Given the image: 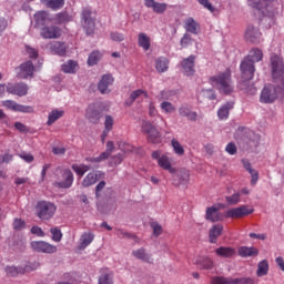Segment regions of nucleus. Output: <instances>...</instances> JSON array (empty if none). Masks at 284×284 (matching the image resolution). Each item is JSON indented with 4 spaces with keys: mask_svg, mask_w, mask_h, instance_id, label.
Masks as SVG:
<instances>
[{
    "mask_svg": "<svg viewBox=\"0 0 284 284\" xmlns=\"http://www.w3.org/2000/svg\"><path fill=\"white\" fill-rule=\"evenodd\" d=\"M58 185L63 190H68L72 187V183H74V174L70 169H58Z\"/></svg>",
    "mask_w": 284,
    "mask_h": 284,
    "instance_id": "obj_6",
    "label": "nucleus"
},
{
    "mask_svg": "<svg viewBox=\"0 0 284 284\" xmlns=\"http://www.w3.org/2000/svg\"><path fill=\"white\" fill-rule=\"evenodd\" d=\"M49 50H51V52L53 54H58L59 57H63L65 54V43L54 41L51 44H49Z\"/></svg>",
    "mask_w": 284,
    "mask_h": 284,
    "instance_id": "obj_34",
    "label": "nucleus"
},
{
    "mask_svg": "<svg viewBox=\"0 0 284 284\" xmlns=\"http://www.w3.org/2000/svg\"><path fill=\"white\" fill-rule=\"evenodd\" d=\"M216 256H221L222 258H232L234 254H236V250L230 246H220L215 250Z\"/></svg>",
    "mask_w": 284,
    "mask_h": 284,
    "instance_id": "obj_33",
    "label": "nucleus"
},
{
    "mask_svg": "<svg viewBox=\"0 0 284 284\" xmlns=\"http://www.w3.org/2000/svg\"><path fill=\"white\" fill-rule=\"evenodd\" d=\"M221 234H223V225L222 224L213 225L209 231L210 243H216V240L220 237Z\"/></svg>",
    "mask_w": 284,
    "mask_h": 284,
    "instance_id": "obj_32",
    "label": "nucleus"
},
{
    "mask_svg": "<svg viewBox=\"0 0 284 284\" xmlns=\"http://www.w3.org/2000/svg\"><path fill=\"white\" fill-rule=\"evenodd\" d=\"M41 37L43 39H59L61 37V29L54 26L44 27L41 30Z\"/></svg>",
    "mask_w": 284,
    "mask_h": 284,
    "instance_id": "obj_21",
    "label": "nucleus"
},
{
    "mask_svg": "<svg viewBox=\"0 0 284 284\" xmlns=\"http://www.w3.org/2000/svg\"><path fill=\"white\" fill-rule=\"evenodd\" d=\"M2 105L12 112H22L23 114H32V112H34V108L31 105L19 104L12 100L3 101Z\"/></svg>",
    "mask_w": 284,
    "mask_h": 284,
    "instance_id": "obj_9",
    "label": "nucleus"
},
{
    "mask_svg": "<svg viewBox=\"0 0 284 284\" xmlns=\"http://www.w3.org/2000/svg\"><path fill=\"white\" fill-rule=\"evenodd\" d=\"M13 230H16L17 232H21V230H26V221L21 219H14Z\"/></svg>",
    "mask_w": 284,
    "mask_h": 284,
    "instance_id": "obj_50",
    "label": "nucleus"
},
{
    "mask_svg": "<svg viewBox=\"0 0 284 284\" xmlns=\"http://www.w3.org/2000/svg\"><path fill=\"white\" fill-rule=\"evenodd\" d=\"M79 70V63L74 60H69L64 64H62V72L65 74H75V72Z\"/></svg>",
    "mask_w": 284,
    "mask_h": 284,
    "instance_id": "obj_36",
    "label": "nucleus"
},
{
    "mask_svg": "<svg viewBox=\"0 0 284 284\" xmlns=\"http://www.w3.org/2000/svg\"><path fill=\"white\" fill-rule=\"evenodd\" d=\"M271 68H272V77L275 83H281V87H274L273 84H268L264 87L261 92L260 101L261 103H274L276 99H278V94L284 92V62L283 58L278 55L271 57Z\"/></svg>",
    "mask_w": 284,
    "mask_h": 284,
    "instance_id": "obj_1",
    "label": "nucleus"
},
{
    "mask_svg": "<svg viewBox=\"0 0 284 284\" xmlns=\"http://www.w3.org/2000/svg\"><path fill=\"white\" fill-rule=\"evenodd\" d=\"M234 283V280L223 277V276H214L211 278V284H230Z\"/></svg>",
    "mask_w": 284,
    "mask_h": 284,
    "instance_id": "obj_49",
    "label": "nucleus"
},
{
    "mask_svg": "<svg viewBox=\"0 0 284 284\" xmlns=\"http://www.w3.org/2000/svg\"><path fill=\"white\" fill-rule=\"evenodd\" d=\"M92 13L90 10H84L82 12V27L84 28L87 34H93L94 32V20H92Z\"/></svg>",
    "mask_w": 284,
    "mask_h": 284,
    "instance_id": "obj_16",
    "label": "nucleus"
},
{
    "mask_svg": "<svg viewBox=\"0 0 284 284\" xmlns=\"http://www.w3.org/2000/svg\"><path fill=\"white\" fill-rule=\"evenodd\" d=\"M26 52L30 59H37L39 57V51L31 47H26Z\"/></svg>",
    "mask_w": 284,
    "mask_h": 284,
    "instance_id": "obj_56",
    "label": "nucleus"
},
{
    "mask_svg": "<svg viewBox=\"0 0 284 284\" xmlns=\"http://www.w3.org/2000/svg\"><path fill=\"white\" fill-rule=\"evenodd\" d=\"M18 156H20L26 163H32V161H34V155L28 152H21Z\"/></svg>",
    "mask_w": 284,
    "mask_h": 284,
    "instance_id": "obj_54",
    "label": "nucleus"
},
{
    "mask_svg": "<svg viewBox=\"0 0 284 284\" xmlns=\"http://www.w3.org/2000/svg\"><path fill=\"white\" fill-rule=\"evenodd\" d=\"M245 39L251 41V43H261L263 41L261 31L254 26H248L245 31Z\"/></svg>",
    "mask_w": 284,
    "mask_h": 284,
    "instance_id": "obj_17",
    "label": "nucleus"
},
{
    "mask_svg": "<svg viewBox=\"0 0 284 284\" xmlns=\"http://www.w3.org/2000/svg\"><path fill=\"white\" fill-rule=\"evenodd\" d=\"M64 114H65V111L63 109L51 110L48 115L47 124L53 125V123H57V121H59V119H63Z\"/></svg>",
    "mask_w": 284,
    "mask_h": 284,
    "instance_id": "obj_26",
    "label": "nucleus"
},
{
    "mask_svg": "<svg viewBox=\"0 0 284 284\" xmlns=\"http://www.w3.org/2000/svg\"><path fill=\"white\" fill-rule=\"evenodd\" d=\"M210 83L222 94H232V92H234V84L232 83V71H230V69L213 75L210 79Z\"/></svg>",
    "mask_w": 284,
    "mask_h": 284,
    "instance_id": "obj_4",
    "label": "nucleus"
},
{
    "mask_svg": "<svg viewBox=\"0 0 284 284\" xmlns=\"http://www.w3.org/2000/svg\"><path fill=\"white\" fill-rule=\"evenodd\" d=\"M237 253L242 258H248L250 256H258V248L254 246H241L239 247Z\"/></svg>",
    "mask_w": 284,
    "mask_h": 284,
    "instance_id": "obj_28",
    "label": "nucleus"
},
{
    "mask_svg": "<svg viewBox=\"0 0 284 284\" xmlns=\"http://www.w3.org/2000/svg\"><path fill=\"white\" fill-rule=\"evenodd\" d=\"M7 92H9V94H16L17 97H26V94H28V84H26V83H19V84L9 83L7 85Z\"/></svg>",
    "mask_w": 284,
    "mask_h": 284,
    "instance_id": "obj_18",
    "label": "nucleus"
},
{
    "mask_svg": "<svg viewBox=\"0 0 284 284\" xmlns=\"http://www.w3.org/2000/svg\"><path fill=\"white\" fill-rule=\"evenodd\" d=\"M252 212H254L253 209L247 205H241L239 207L229 209L225 211L224 216L225 219H243V216H248Z\"/></svg>",
    "mask_w": 284,
    "mask_h": 284,
    "instance_id": "obj_8",
    "label": "nucleus"
},
{
    "mask_svg": "<svg viewBox=\"0 0 284 284\" xmlns=\"http://www.w3.org/2000/svg\"><path fill=\"white\" fill-rule=\"evenodd\" d=\"M171 145L173 148V152L178 154V156H183V154H185V149H183V145L181 142H179V140L173 139L171 141Z\"/></svg>",
    "mask_w": 284,
    "mask_h": 284,
    "instance_id": "obj_43",
    "label": "nucleus"
},
{
    "mask_svg": "<svg viewBox=\"0 0 284 284\" xmlns=\"http://www.w3.org/2000/svg\"><path fill=\"white\" fill-rule=\"evenodd\" d=\"M42 3H44L47 8H51V10H61V8L65 6V0H42Z\"/></svg>",
    "mask_w": 284,
    "mask_h": 284,
    "instance_id": "obj_38",
    "label": "nucleus"
},
{
    "mask_svg": "<svg viewBox=\"0 0 284 284\" xmlns=\"http://www.w3.org/2000/svg\"><path fill=\"white\" fill-rule=\"evenodd\" d=\"M194 59H196V57L190 55L189 58H186L182 61V72L186 77L194 75V72H195V70H194Z\"/></svg>",
    "mask_w": 284,
    "mask_h": 284,
    "instance_id": "obj_22",
    "label": "nucleus"
},
{
    "mask_svg": "<svg viewBox=\"0 0 284 284\" xmlns=\"http://www.w3.org/2000/svg\"><path fill=\"white\" fill-rule=\"evenodd\" d=\"M138 45L142 48L144 52H148L150 48H152V38L148 36L145 32H141L138 34Z\"/></svg>",
    "mask_w": 284,
    "mask_h": 284,
    "instance_id": "obj_24",
    "label": "nucleus"
},
{
    "mask_svg": "<svg viewBox=\"0 0 284 284\" xmlns=\"http://www.w3.org/2000/svg\"><path fill=\"white\" fill-rule=\"evenodd\" d=\"M45 19H48V12L45 11H38L34 14V21L38 26H43L45 23Z\"/></svg>",
    "mask_w": 284,
    "mask_h": 284,
    "instance_id": "obj_46",
    "label": "nucleus"
},
{
    "mask_svg": "<svg viewBox=\"0 0 284 284\" xmlns=\"http://www.w3.org/2000/svg\"><path fill=\"white\" fill-rule=\"evenodd\" d=\"M55 20L58 21V23H68V21H70V16H68L65 12L58 13L55 16Z\"/></svg>",
    "mask_w": 284,
    "mask_h": 284,
    "instance_id": "obj_55",
    "label": "nucleus"
},
{
    "mask_svg": "<svg viewBox=\"0 0 284 284\" xmlns=\"http://www.w3.org/2000/svg\"><path fill=\"white\" fill-rule=\"evenodd\" d=\"M37 264H28L24 268L17 266H7L6 274L8 276H19V274H26V272H33V270H37Z\"/></svg>",
    "mask_w": 284,
    "mask_h": 284,
    "instance_id": "obj_12",
    "label": "nucleus"
},
{
    "mask_svg": "<svg viewBox=\"0 0 284 284\" xmlns=\"http://www.w3.org/2000/svg\"><path fill=\"white\" fill-rule=\"evenodd\" d=\"M111 39H112V41L121 42L125 39V36H123V33L112 32L111 33Z\"/></svg>",
    "mask_w": 284,
    "mask_h": 284,
    "instance_id": "obj_63",
    "label": "nucleus"
},
{
    "mask_svg": "<svg viewBox=\"0 0 284 284\" xmlns=\"http://www.w3.org/2000/svg\"><path fill=\"white\" fill-rule=\"evenodd\" d=\"M118 145L122 152H132L134 150V146H132L130 143L125 141H120Z\"/></svg>",
    "mask_w": 284,
    "mask_h": 284,
    "instance_id": "obj_53",
    "label": "nucleus"
},
{
    "mask_svg": "<svg viewBox=\"0 0 284 284\" xmlns=\"http://www.w3.org/2000/svg\"><path fill=\"white\" fill-rule=\"evenodd\" d=\"M122 161H123V155L118 154V155H115V156L111 160L110 165H111V166H113V165H121Z\"/></svg>",
    "mask_w": 284,
    "mask_h": 284,
    "instance_id": "obj_64",
    "label": "nucleus"
},
{
    "mask_svg": "<svg viewBox=\"0 0 284 284\" xmlns=\"http://www.w3.org/2000/svg\"><path fill=\"white\" fill-rule=\"evenodd\" d=\"M181 183H187L190 181V171L183 170L180 175Z\"/></svg>",
    "mask_w": 284,
    "mask_h": 284,
    "instance_id": "obj_60",
    "label": "nucleus"
},
{
    "mask_svg": "<svg viewBox=\"0 0 284 284\" xmlns=\"http://www.w3.org/2000/svg\"><path fill=\"white\" fill-rule=\"evenodd\" d=\"M258 61H263V51L256 48L252 49L240 65L242 79L244 81H251V79H254V72H256L254 64L258 63Z\"/></svg>",
    "mask_w": 284,
    "mask_h": 284,
    "instance_id": "obj_3",
    "label": "nucleus"
},
{
    "mask_svg": "<svg viewBox=\"0 0 284 284\" xmlns=\"http://www.w3.org/2000/svg\"><path fill=\"white\" fill-rule=\"evenodd\" d=\"M180 116H185L189 121H196L199 114L192 110L189 105H182L179 109Z\"/></svg>",
    "mask_w": 284,
    "mask_h": 284,
    "instance_id": "obj_31",
    "label": "nucleus"
},
{
    "mask_svg": "<svg viewBox=\"0 0 284 284\" xmlns=\"http://www.w3.org/2000/svg\"><path fill=\"white\" fill-rule=\"evenodd\" d=\"M248 174H251V185L258 183V171L253 169V171L248 172Z\"/></svg>",
    "mask_w": 284,
    "mask_h": 284,
    "instance_id": "obj_61",
    "label": "nucleus"
},
{
    "mask_svg": "<svg viewBox=\"0 0 284 284\" xmlns=\"http://www.w3.org/2000/svg\"><path fill=\"white\" fill-rule=\"evenodd\" d=\"M152 159L158 161V165L162 168V170H166L170 174H176V168L172 166V162H170V158H168V155H161V151H154L152 153Z\"/></svg>",
    "mask_w": 284,
    "mask_h": 284,
    "instance_id": "obj_7",
    "label": "nucleus"
},
{
    "mask_svg": "<svg viewBox=\"0 0 284 284\" xmlns=\"http://www.w3.org/2000/svg\"><path fill=\"white\" fill-rule=\"evenodd\" d=\"M51 234H52V241H54L55 243L61 242V239H63V234L61 233V230L57 227L51 229Z\"/></svg>",
    "mask_w": 284,
    "mask_h": 284,
    "instance_id": "obj_51",
    "label": "nucleus"
},
{
    "mask_svg": "<svg viewBox=\"0 0 284 284\" xmlns=\"http://www.w3.org/2000/svg\"><path fill=\"white\" fill-rule=\"evenodd\" d=\"M145 8H150L155 14H163L168 10V3L156 2L155 0H144Z\"/></svg>",
    "mask_w": 284,
    "mask_h": 284,
    "instance_id": "obj_20",
    "label": "nucleus"
},
{
    "mask_svg": "<svg viewBox=\"0 0 284 284\" xmlns=\"http://www.w3.org/2000/svg\"><path fill=\"white\" fill-rule=\"evenodd\" d=\"M197 2L200 3V6H203L205 10H209V12H214V6L210 3V0H197Z\"/></svg>",
    "mask_w": 284,
    "mask_h": 284,
    "instance_id": "obj_57",
    "label": "nucleus"
},
{
    "mask_svg": "<svg viewBox=\"0 0 284 284\" xmlns=\"http://www.w3.org/2000/svg\"><path fill=\"white\" fill-rule=\"evenodd\" d=\"M233 283L236 284H256V281H254V278L252 277H244L241 280H233Z\"/></svg>",
    "mask_w": 284,
    "mask_h": 284,
    "instance_id": "obj_58",
    "label": "nucleus"
},
{
    "mask_svg": "<svg viewBox=\"0 0 284 284\" xmlns=\"http://www.w3.org/2000/svg\"><path fill=\"white\" fill-rule=\"evenodd\" d=\"M112 128H114V118L112 115H105L104 118V131L101 135L102 143L105 142V139L108 138V134L112 132Z\"/></svg>",
    "mask_w": 284,
    "mask_h": 284,
    "instance_id": "obj_29",
    "label": "nucleus"
},
{
    "mask_svg": "<svg viewBox=\"0 0 284 284\" xmlns=\"http://www.w3.org/2000/svg\"><path fill=\"white\" fill-rule=\"evenodd\" d=\"M134 258H138L139 261H143L144 263H153L154 260L152 258V255L148 252H145V248H138L132 252Z\"/></svg>",
    "mask_w": 284,
    "mask_h": 284,
    "instance_id": "obj_30",
    "label": "nucleus"
},
{
    "mask_svg": "<svg viewBox=\"0 0 284 284\" xmlns=\"http://www.w3.org/2000/svg\"><path fill=\"white\" fill-rule=\"evenodd\" d=\"M108 153H101L98 156H90L87 158L88 163H91V165H93V168H97V165H99V163H103V161H108Z\"/></svg>",
    "mask_w": 284,
    "mask_h": 284,
    "instance_id": "obj_40",
    "label": "nucleus"
},
{
    "mask_svg": "<svg viewBox=\"0 0 284 284\" xmlns=\"http://www.w3.org/2000/svg\"><path fill=\"white\" fill-rule=\"evenodd\" d=\"M221 206L213 205L206 209L205 219L206 221H211V223H219V221H223V214H221Z\"/></svg>",
    "mask_w": 284,
    "mask_h": 284,
    "instance_id": "obj_14",
    "label": "nucleus"
},
{
    "mask_svg": "<svg viewBox=\"0 0 284 284\" xmlns=\"http://www.w3.org/2000/svg\"><path fill=\"white\" fill-rule=\"evenodd\" d=\"M151 227L153 230L154 236H160L161 232H163V229L156 222H152Z\"/></svg>",
    "mask_w": 284,
    "mask_h": 284,
    "instance_id": "obj_59",
    "label": "nucleus"
},
{
    "mask_svg": "<svg viewBox=\"0 0 284 284\" xmlns=\"http://www.w3.org/2000/svg\"><path fill=\"white\" fill-rule=\"evenodd\" d=\"M185 30L192 32V34H196L199 32V23L193 18H187L185 20Z\"/></svg>",
    "mask_w": 284,
    "mask_h": 284,
    "instance_id": "obj_41",
    "label": "nucleus"
},
{
    "mask_svg": "<svg viewBox=\"0 0 284 284\" xmlns=\"http://www.w3.org/2000/svg\"><path fill=\"white\" fill-rule=\"evenodd\" d=\"M130 99H131V102L136 101V99H148V92L141 89H138L131 93Z\"/></svg>",
    "mask_w": 284,
    "mask_h": 284,
    "instance_id": "obj_48",
    "label": "nucleus"
},
{
    "mask_svg": "<svg viewBox=\"0 0 284 284\" xmlns=\"http://www.w3.org/2000/svg\"><path fill=\"white\" fill-rule=\"evenodd\" d=\"M161 110L165 113V114H172V112H175L176 108L174 106V104H172L171 102L168 101H163L160 104Z\"/></svg>",
    "mask_w": 284,
    "mask_h": 284,
    "instance_id": "obj_45",
    "label": "nucleus"
},
{
    "mask_svg": "<svg viewBox=\"0 0 284 284\" xmlns=\"http://www.w3.org/2000/svg\"><path fill=\"white\" fill-rule=\"evenodd\" d=\"M270 272V262L267 260H263L258 262L257 264V270H256V276L262 277V276H267Z\"/></svg>",
    "mask_w": 284,
    "mask_h": 284,
    "instance_id": "obj_37",
    "label": "nucleus"
},
{
    "mask_svg": "<svg viewBox=\"0 0 284 284\" xmlns=\"http://www.w3.org/2000/svg\"><path fill=\"white\" fill-rule=\"evenodd\" d=\"M101 57H103V54L99 51H93L88 59V65H97L99 63V61H101Z\"/></svg>",
    "mask_w": 284,
    "mask_h": 284,
    "instance_id": "obj_44",
    "label": "nucleus"
},
{
    "mask_svg": "<svg viewBox=\"0 0 284 284\" xmlns=\"http://www.w3.org/2000/svg\"><path fill=\"white\" fill-rule=\"evenodd\" d=\"M94 241V234L92 232H85L80 237L79 250H85Z\"/></svg>",
    "mask_w": 284,
    "mask_h": 284,
    "instance_id": "obj_35",
    "label": "nucleus"
},
{
    "mask_svg": "<svg viewBox=\"0 0 284 284\" xmlns=\"http://www.w3.org/2000/svg\"><path fill=\"white\" fill-rule=\"evenodd\" d=\"M248 6L255 8L263 14L265 23H270V28L276 23V16L278 14V8L281 4L276 0H248Z\"/></svg>",
    "mask_w": 284,
    "mask_h": 284,
    "instance_id": "obj_2",
    "label": "nucleus"
},
{
    "mask_svg": "<svg viewBox=\"0 0 284 284\" xmlns=\"http://www.w3.org/2000/svg\"><path fill=\"white\" fill-rule=\"evenodd\" d=\"M34 74V64L32 61H26L18 68V78L28 79Z\"/></svg>",
    "mask_w": 284,
    "mask_h": 284,
    "instance_id": "obj_13",
    "label": "nucleus"
},
{
    "mask_svg": "<svg viewBox=\"0 0 284 284\" xmlns=\"http://www.w3.org/2000/svg\"><path fill=\"white\" fill-rule=\"evenodd\" d=\"M98 284H114V275L111 271H104L99 277Z\"/></svg>",
    "mask_w": 284,
    "mask_h": 284,
    "instance_id": "obj_39",
    "label": "nucleus"
},
{
    "mask_svg": "<svg viewBox=\"0 0 284 284\" xmlns=\"http://www.w3.org/2000/svg\"><path fill=\"white\" fill-rule=\"evenodd\" d=\"M226 202H227L230 205H236V203H240V202H241V193H234V194L231 195V196H226Z\"/></svg>",
    "mask_w": 284,
    "mask_h": 284,
    "instance_id": "obj_52",
    "label": "nucleus"
},
{
    "mask_svg": "<svg viewBox=\"0 0 284 284\" xmlns=\"http://www.w3.org/2000/svg\"><path fill=\"white\" fill-rule=\"evenodd\" d=\"M155 68L158 72H165L168 70V59L159 58L155 62Z\"/></svg>",
    "mask_w": 284,
    "mask_h": 284,
    "instance_id": "obj_47",
    "label": "nucleus"
},
{
    "mask_svg": "<svg viewBox=\"0 0 284 284\" xmlns=\"http://www.w3.org/2000/svg\"><path fill=\"white\" fill-rule=\"evenodd\" d=\"M230 110H234V102H226L217 110L220 121H226L229 119Z\"/></svg>",
    "mask_w": 284,
    "mask_h": 284,
    "instance_id": "obj_27",
    "label": "nucleus"
},
{
    "mask_svg": "<svg viewBox=\"0 0 284 284\" xmlns=\"http://www.w3.org/2000/svg\"><path fill=\"white\" fill-rule=\"evenodd\" d=\"M72 170L73 172H75L77 176H83V174H85V172L90 171V166L85 165V164H72Z\"/></svg>",
    "mask_w": 284,
    "mask_h": 284,
    "instance_id": "obj_42",
    "label": "nucleus"
},
{
    "mask_svg": "<svg viewBox=\"0 0 284 284\" xmlns=\"http://www.w3.org/2000/svg\"><path fill=\"white\" fill-rule=\"evenodd\" d=\"M142 132L149 136V141L151 143H159V139H161V133L155 126L152 125L150 121H144L142 123Z\"/></svg>",
    "mask_w": 284,
    "mask_h": 284,
    "instance_id": "obj_10",
    "label": "nucleus"
},
{
    "mask_svg": "<svg viewBox=\"0 0 284 284\" xmlns=\"http://www.w3.org/2000/svg\"><path fill=\"white\" fill-rule=\"evenodd\" d=\"M195 263L201 267V270H213L214 261L210 256L200 255L196 257Z\"/></svg>",
    "mask_w": 284,
    "mask_h": 284,
    "instance_id": "obj_25",
    "label": "nucleus"
},
{
    "mask_svg": "<svg viewBox=\"0 0 284 284\" xmlns=\"http://www.w3.org/2000/svg\"><path fill=\"white\" fill-rule=\"evenodd\" d=\"M31 247L34 252H40L42 254H54L57 252V246L45 241H33L31 242Z\"/></svg>",
    "mask_w": 284,
    "mask_h": 284,
    "instance_id": "obj_11",
    "label": "nucleus"
},
{
    "mask_svg": "<svg viewBox=\"0 0 284 284\" xmlns=\"http://www.w3.org/2000/svg\"><path fill=\"white\" fill-rule=\"evenodd\" d=\"M103 176H105V174L101 171L88 173L82 181V187H90L94 185V183H97L99 179H103Z\"/></svg>",
    "mask_w": 284,
    "mask_h": 284,
    "instance_id": "obj_19",
    "label": "nucleus"
},
{
    "mask_svg": "<svg viewBox=\"0 0 284 284\" xmlns=\"http://www.w3.org/2000/svg\"><path fill=\"white\" fill-rule=\"evenodd\" d=\"M37 215L41 219V221H50L52 216H54L57 212V206L54 203L42 201L37 204Z\"/></svg>",
    "mask_w": 284,
    "mask_h": 284,
    "instance_id": "obj_5",
    "label": "nucleus"
},
{
    "mask_svg": "<svg viewBox=\"0 0 284 284\" xmlns=\"http://www.w3.org/2000/svg\"><path fill=\"white\" fill-rule=\"evenodd\" d=\"M225 152H227V154H231L233 156V154H236V144L234 143H229L225 148Z\"/></svg>",
    "mask_w": 284,
    "mask_h": 284,
    "instance_id": "obj_62",
    "label": "nucleus"
},
{
    "mask_svg": "<svg viewBox=\"0 0 284 284\" xmlns=\"http://www.w3.org/2000/svg\"><path fill=\"white\" fill-rule=\"evenodd\" d=\"M101 112H103V104L101 102H97L88 106L87 116L88 119H99L101 116Z\"/></svg>",
    "mask_w": 284,
    "mask_h": 284,
    "instance_id": "obj_23",
    "label": "nucleus"
},
{
    "mask_svg": "<svg viewBox=\"0 0 284 284\" xmlns=\"http://www.w3.org/2000/svg\"><path fill=\"white\" fill-rule=\"evenodd\" d=\"M114 83V78L111 74L102 75L98 83V90L101 94H110V85Z\"/></svg>",
    "mask_w": 284,
    "mask_h": 284,
    "instance_id": "obj_15",
    "label": "nucleus"
}]
</instances>
